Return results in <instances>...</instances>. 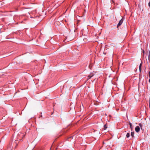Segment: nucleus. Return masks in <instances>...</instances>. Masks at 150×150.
I'll use <instances>...</instances> for the list:
<instances>
[{
	"mask_svg": "<svg viewBox=\"0 0 150 150\" xmlns=\"http://www.w3.org/2000/svg\"><path fill=\"white\" fill-rule=\"evenodd\" d=\"M140 129V127L139 126H137L135 128V130L136 132H138Z\"/></svg>",
	"mask_w": 150,
	"mask_h": 150,
	"instance_id": "f257e3e1",
	"label": "nucleus"
},
{
	"mask_svg": "<svg viewBox=\"0 0 150 150\" xmlns=\"http://www.w3.org/2000/svg\"><path fill=\"white\" fill-rule=\"evenodd\" d=\"M104 130H105L106 129V128H107V126L106 125H105L104 126Z\"/></svg>",
	"mask_w": 150,
	"mask_h": 150,
	"instance_id": "1a4fd4ad",
	"label": "nucleus"
},
{
	"mask_svg": "<svg viewBox=\"0 0 150 150\" xmlns=\"http://www.w3.org/2000/svg\"><path fill=\"white\" fill-rule=\"evenodd\" d=\"M129 136H130L129 133H127L126 135V137H127V138H128L129 137Z\"/></svg>",
	"mask_w": 150,
	"mask_h": 150,
	"instance_id": "423d86ee",
	"label": "nucleus"
},
{
	"mask_svg": "<svg viewBox=\"0 0 150 150\" xmlns=\"http://www.w3.org/2000/svg\"><path fill=\"white\" fill-rule=\"evenodd\" d=\"M123 22V20L122 19L121 20H120L119 21V22L118 24H117V27H118L119 26H120L122 24Z\"/></svg>",
	"mask_w": 150,
	"mask_h": 150,
	"instance_id": "f03ea898",
	"label": "nucleus"
},
{
	"mask_svg": "<svg viewBox=\"0 0 150 150\" xmlns=\"http://www.w3.org/2000/svg\"><path fill=\"white\" fill-rule=\"evenodd\" d=\"M142 65V63H141L140 64L139 66V71L140 72L141 71V70Z\"/></svg>",
	"mask_w": 150,
	"mask_h": 150,
	"instance_id": "20e7f679",
	"label": "nucleus"
},
{
	"mask_svg": "<svg viewBox=\"0 0 150 150\" xmlns=\"http://www.w3.org/2000/svg\"><path fill=\"white\" fill-rule=\"evenodd\" d=\"M139 125L140 127V128H141V129H142V125L141 123L139 124Z\"/></svg>",
	"mask_w": 150,
	"mask_h": 150,
	"instance_id": "0eeeda50",
	"label": "nucleus"
},
{
	"mask_svg": "<svg viewBox=\"0 0 150 150\" xmlns=\"http://www.w3.org/2000/svg\"><path fill=\"white\" fill-rule=\"evenodd\" d=\"M144 50H143V53H144Z\"/></svg>",
	"mask_w": 150,
	"mask_h": 150,
	"instance_id": "4468645a",
	"label": "nucleus"
},
{
	"mask_svg": "<svg viewBox=\"0 0 150 150\" xmlns=\"http://www.w3.org/2000/svg\"><path fill=\"white\" fill-rule=\"evenodd\" d=\"M129 124L131 128V130H132L133 128L132 127V124L131 123H129Z\"/></svg>",
	"mask_w": 150,
	"mask_h": 150,
	"instance_id": "39448f33",
	"label": "nucleus"
},
{
	"mask_svg": "<svg viewBox=\"0 0 150 150\" xmlns=\"http://www.w3.org/2000/svg\"><path fill=\"white\" fill-rule=\"evenodd\" d=\"M149 105H150V98H149Z\"/></svg>",
	"mask_w": 150,
	"mask_h": 150,
	"instance_id": "ddd939ff",
	"label": "nucleus"
},
{
	"mask_svg": "<svg viewBox=\"0 0 150 150\" xmlns=\"http://www.w3.org/2000/svg\"><path fill=\"white\" fill-rule=\"evenodd\" d=\"M149 76L150 79V71L149 72Z\"/></svg>",
	"mask_w": 150,
	"mask_h": 150,
	"instance_id": "9d476101",
	"label": "nucleus"
},
{
	"mask_svg": "<svg viewBox=\"0 0 150 150\" xmlns=\"http://www.w3.org/2000/svg\"><path fill=\"white\" fill-rule=\"evenodd\" d=\"M148 5L150 7V1Z\"/></svg>",
	"mask_w": 150,
	"mask_h": 150,
	"instance_id": "9b49d317",
	"label": "nucleus"
},
{
	"mask_svg": "<svg viewBox=\"0 0 150 150\" xmlns=\"http://www.w3.org/2000/svg\"><path fill=\"white\" fill-rule=\"evenodd\" d=\"M83 40L84 42H86L87 41V39L86 38H84L83 39Z\"/></svg>",
	"mask_w": 150,
	"mask_h": 150,
	"instance_id": "6e6552de",
	"label": "nucleus"
},
{
	"mask_svg": "<svg viewBox=\"0 0 150 150\" xmlns=\"http://www.w3.org/2000/svg\"><path fill=\"white\" fill-rule=\"evenodd\" d=\"M149 59H150V55H149V57H148V59L149 60Z\"/></svg>",
	"mask_w": 150,
	"mask_h": 150,
	"instance_id": "f8f14e48",
	"label": "nucleus"
},
{
	"mask_svg": "<svg viewBox=\"0 0 150 150\" xmlns=\"http://www.w3.org/2000/svg\"><path fill=\"white\" fill-rule=\"evenodd\" d=\"M134 132H132L131 133V135L132 137H134Z\"/></svg>",
	"mask_w": 150,
	"mask_h": 150,
	"instance_id": "7ed1b4c3",
	"label": "nucleus"
}]
</instances>
